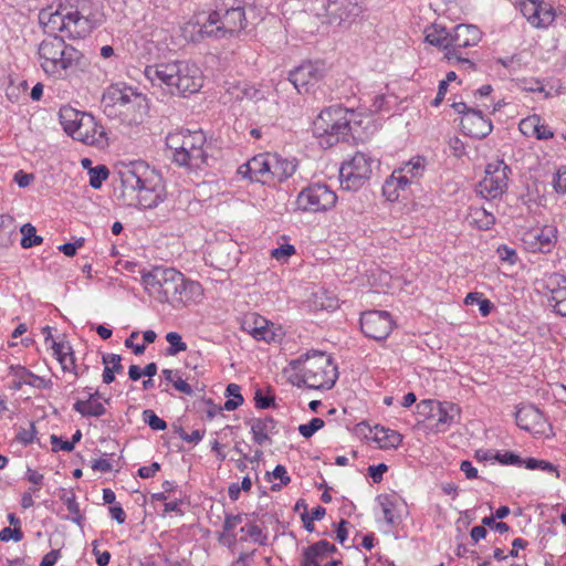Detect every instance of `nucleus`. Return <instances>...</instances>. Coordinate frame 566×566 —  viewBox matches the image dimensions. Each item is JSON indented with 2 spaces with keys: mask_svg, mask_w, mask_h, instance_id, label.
I'll return each instance as SVG.
<instances>
[{
  "mask_svg": "<svg viewBox=\"0 0 566 566\" xmlns=\"http://www.w3.org/2000/svg\"><path fill=\"white\" fill-rule=\"evenodd\" d=\"M438 401L436 400H422L417 405L418 413L427 417L432 418Z\"/></svg>",
  "mask_w": 566,
  "mask_h": 566,
  "instance_id": "e2e57ef3",
  "label": "nucleus"
},
{
  "mask_svg": "<svg viewBox=\"0 0 566 566\" xmlns=\"http://www.w3.org/2000/svg\"><path fill=\"white\" fill-rule=\"evenodd\" d=\"M522 465H524L528 470L546 471L549 473H554L556 478L559 476V472H558L557 468L553 463L545 461V460L528 458L526 460H522Z\"/></svg>",
  "mask_w": 566,
  "mask_h": 566,
  "instance_id": "c03bdc74",
  "label": "nucleus"
},
{
  "mask_svg": "<svg viewBox=\"0 0 566 566\" xmlns=\"http://www.w3.org/2000/svg\"><path fill=\"white\" fill-rule=\"evenodd\" d=\"M516 424L534 434L544 433L546 427V418L543 412L533 405H524L520 407L515 413Z\"/></svg>",
  "mask_w": 566,
  "mask_h": 566,
  "instance_id": "b1692460",
  "label": "nucleus"
},
{
  "mask_svg": "<svg viewBox=\"0 0 566 566\" xmlns=\"http://www.w3.org/2000/svg\"><path fill=\"white\" fill-rule=\"evenodd\" d=\"M39 22L48 34L65 33L70 39H84L95 28L93 21L71 4H60L55 11L51 8L39 13Z\"/></svg>",
  "mask_w": 566,
  "mask_h": 566,
  "instance_id": "39448f33",
  "label": "nucleus"
},
{
  "mask_svg": "<svg viewBox=\"0 0 566 566\" xmlns=\"http://www.w3.org/2000/svg\"><path fill=\"white\" fill-rule=\"evenodd\" d=\"M496 252L499 258L509 264H515L517 261L516 251L507 245L499 247Z\"/></svg>",
  "mask_w": 566,
  "mask_h": 566,
  "instance_id": "052dcab7",
  "label": "nucleus"
},
{
  "mask_svg": "<svg viewBox=\"0 0 566 566\" xmlns=\"http://www.w3.org/2000/svg\"><path fill=\"white\" fill-rule=\"evenodd\" d=\"M544 296L548 307L566 317V276L552 273L544 279Z\"/></svg>",
  "mask_w": 566,
  "mask_h": 566,
  "instance_id": "2eb2a0df",
  "label": "nucleus"
},
{
  "mask_svg": "<svg viewBox=\"0 0 566 566\" xmlns=\"http://www.w3.org/2000/svg\"><path fill=\"white\" fill-rule=\"evenodd\" d=\"M13 539L14 542H20L23 539V532L21 527H4L0 531V541L9 542Z\"/></svg>",
  "mask_w": 566,
  "mask_h": 566,
  "instance_id": "4d7b16f0",
  "label": "nucleus"
},
{
  "mask_svg": "<svg viewBox=\"0 0 566 566\" xmlns=\"http://www.w3.org/2000/svg\"><path fill=\"white\" fill-rule=\"evenodd\" d=\"M166 340L169 343V347L167 349V354L169 356H175L180 352H185L187 349V344L182 340L181 335L177 332H169L166 335Z\"/></svg>",
  "mask_w": 566,
  "mask_h": 566,
  "instance_id": "a18cd8bd",
  "label": "nucleus"
},
{
  "mask_svg": "<svg viewBox=\"0 0 566 566\" xmlns=\"http://www.w3.org/2000/svg\"><path fill=\"white\" fill-rule=\"evenodd\" d=\"M271 154H259L238 168V175L250 181L270 185Z\"/></svg>",
  "mask_w": 566,
  "mask_h": 566,
  "instance_id": "aec40b11",
  "label": "nucleus"
},
{
  "mask_svg": "<svg viewBox=\"0 0 566 566\" xmlns=\"http://www.w3.org/2000/svg\"><path fill=\"white\" fill-rule=\"evenodd\" d=\"M73 409L83 417H101L106 413L104 405L96 400H77Z\"/></svg>",
  "mask_w": 566,
  "mask_h": 566,
  "instance_id": "4c0bfd02",
  "label": "nucleus"
},
{
  "mask_svg": "<svg viewBox=\"0 0 566 566\" xmlns=\"http://www.w3.org/2000/svg\"><path fill=\"white\" fill-rule=\"evenodd\" d=\"M52 349H53V355L55 356V358L57 360H60L63 356H67L70 355L72 352H73V348L72 346L70 345L69 342H55V340H52Z\"/></svg>",
  "mask_w": 566,
  "mask_h": 566,
  "instance_id": "bf43d9fd",
  "label": "nucleus"
},
{
  "mask_svg": "<svg viewBox=\"0 0 566 566\" xmlns=\"http://www.w3.org/2000/svg\"><path fill=\"white\" fill-rule=\"evenodd\" d=\"M254 401L256 408L268 409L274 403V398L272 396H264L261 390H256Z\"/></svg>",
  "mask_w": 566,
  "mask_h": 566,
  "instance_id": "774afa93",
  "label": "nucleus"
},
{
  "mask_svg": "<svg viewBox=\"0 0 566 566\" xmlns=\"http://www.w3.org/2000/svg\"><path fill=\"white\" fill-rule=\"evenodd\" d=\"M295 253V248L291 244H284L272 250L271 255L276 260H282Z\"/></svg>",
  "mask_w": 566,
  "mask_h": 566,
  "instance_id": "338daca9",
  "label": "nucleus"
},
{
  "mask_svg": "<svg viewBox=\"0 0 566 566\" xmlns=\"http://www.w3.org/2000/svg\"><path fill=\"white\" fill-rule=\"evenodd\" d=\"M536 13H538L536 14V28L547 27L554 21L555 14L551 4L542 0H536Z\"/></svg>",
  "mask_w": 566,
  "mask_h": 566,
  "instance_id": "a19ab883",
  "label": "nucleus"
},
{
  "mask_svg": "<svg viewBox=\"0 0 566 566\" xmlns=\"http://www.w3.org/2000/svg\"><path fill=\"white\" fill-rule=\"evenodd\" d=\"M555 190L559 193H566V166L560 167L554 179Z\"/></svg>",
  "mask_w": 566,
  "mask_h": 566,
  "instance_id": "69168bd1",
  "label": "nucleus"
},
{
  "mask_svg": "<svg viewBox=\"0 0 566 566\" xmlns=\"http://www.w3.org/2000/svg\"><path fill=\"white\" fill-rule=\"evenodd\" d=\"M248 20L242 0H220L200 27L202 36L226 38L239 34L245 29Z\"/></svg>",
  "mask_w": 566,
  "mask_h": 566,
  "instance_id": "6e6552de",
  "label": "nucleus"
},
{
  "mask_svg": "<svg viewBox=\"0 0 566 566\" xmlns=\"http://www.w3.org/2000/svg\"><path fill=\"white\" fill-rule=\"evenodd\" d=\"M22 239H21V245L24 249L32 248L34 245H39L43 242V238L40 235H36L35 227L31 223H25L20 229Z\"/></svg>",
  "mask_w": 566,
  "mask_h": 566,
  "instance_id": "37998d69",
  "label": "nucleus"
},
{
  "mask_svg": "<svg viewBox=\"0 0 566 566\" xmlns=\"http://www.w3.org/2000/svg\"><path fill=\"white\" fill-rule=\"evenodd\" d=\"M557 241V228L546 224L542 229L532 230L524 234L523 242L531 252H549Z\"/></svg>",
  "mask_w": 566,
  "mask_h": 566,
  "instance_id": "6ab92c4d",
  "label": "nucleus"
},
{
  "mask_svg": "<svg viewBox=\"0 0 566 566\" xmlns=\"http://www.w3.org/2000/svg\"><path fill=\"white\" fill-rule=\"evenodd\" d=\"M324 64L321 62H304L290 72L289 81L298 93L308 92L310 87L324 77Z\"/></svg>",
  "mask_w": 566,
  "mask_h": 566,
  "instance_id": "dca6fc26",
  "label": "nucleus"
},
{
  "mask_svg": "<svg viewBox=\"0 0 566 566\" xmlns=\"http://www.w3.org/2000/svg\"><path fill=\"white\" fill-rule=\"evenodd\" d=\"M482 38L480 29L472 24H459L450 32L447 52H461V49L476 45Z\"/></svg>",
  "mask_w": 566,
  "mask_h": 566,
  "instance_id": "4be33fe9",
  "label": "nucleus"
},
{
  "mask_svg": "<svg viewBox=\"0 0 566 566\" xmlns=\"http://www.w3.org/2000/svg\"><path fill=\"white\" fill-rule=\"evenodd\" d=\"M357 117L354 109L340 105L324 108L313 123V132L319 138V145L327 148L345 139L353 125L361 123Z\"/></svg>",
  "mask_w": 566,
  "mask_h": 566,
  "instance_id": "423d86ee",
  "label": "nucleus"
},
{
  "mask_svg": "<svg viewBox=\"0 0 566 566\" xmlns=\"http://www.w3.org/2000/svg\"><path fill=\"white\" fill-rule=\"evenodd\" d=\"M241 523H242L241 514H237V515L227 514L226 515L224 523H223L224 534L222 535V538H224V541L227 542V544L229 546H232L235 543L237 537L232 533V531Z\"/></svg>",
  "mask_w": 566,
  "mask_h": 566,
  "instance_id": "79ce46f5",
  "label": "nucleus"
},
{
  "mask_svg": "<svg viewBox=\"0 0 566 566\" xmlns=\"http://www.w3.org/2000/svg\"><path fill=\"white\" fill-rule=\"evenodd\" d=\"M536 0H530L527 3H524L523 6V14L525 15V18L528 20V22L532 23V25L536 27V21H537V17H536Z\"/></svg>",
  "mask_w": 566,
  "mask_h": 566,
  "instance_id": "0e129e2a",
  "label": "nucleus"
},
{
  "mask_svg": "<svg viewBox=\"0 0 566 566\" xmlns=\"http://www.w3.org/2000/svg\"><path fill=\"white\" fill-rule=\"evenodd\" d=\"M186 134H187V130H179V132L169 133L166 136V146H167V148H169L172 151V154L177 153L181 149L182 140L185 139Z\"/></svg>",
  "mask_w": 566,
  "mask_h": 566,
  "instance_id": "3c124183",
  "label": "nucleus"
},
{
  "mask_svg": "<svg viewBox=\"0 0 566 566\" xmlns=\"http://www.w3.org/2000/svg\"><path fill=\"white\" fill-rule=\"evenodd\" d=\"M538 124V116H530L520 122L518 128L525 136H534Z\"/></svg>",
  "mask_w": 566,
  "mask_h": 566,
  "instance_id": "864d4df0",
  "label": "nucleus"
},
{
  "mask_svg": "<svg viewBox=\"0 0 566 566\" xmlns=\"http://www.w3.org/2000/svg\"><path fill=\"white\" fill-rule=\"evenodd\" d=\"M336 193L324 184H313L302 189L296 198V207L304 212H325L335 207Z\"/></svg>",
  "mask_w": 566,
  "mask_h": 566,
  "instance_id": "9b49d317",
  "label": "nucleus"
},
{
  "mask_svg": "<svg viewBox=\"0 0 566 566\" xmlns=\"http://www.w3.org/2000/svg\"><path fill=\"white\" fill-rule=\"evenodd\" d=\"M241 532L245 533V536L240 538L241 541H245L247 537H250L254 543L260 545L265 544L266 536L263 535L262 530L256 524H247L241 527Z\"/></svg>",
  "mask_w": 566,
  "mask_h": 566,
  "instance_id": "de8ad7c7",
  "label": "nucleus"
},
{
  "mask_svg": "<svg viewBox=\"0 0 566 566\" xmlns=\"http://www.w3.org/2000/svg\"><path fill=\"white\" fill-rule=\"evenodd\" d=\"M324 420L321 418H313L308 423L300 424L298 432L302 437L308 439L316 431L324 427Z\"/></svg>",
  "mask_w": 566,
  "mask_h": 566,
  "instance_id": "8fccbe9b",
  "label": "nucleus"
},
{
  "mask_svg": "<svg viewBox=\"0 0 566 566\" xmlns=\"http://www.w3.org/2000/svg\"><path fill=\"white\" fill-rule=\"evenodd\" d=\"M250 424L253 441L259 446L270 441V434L275 431V421L272 417L253 419Z\"/></svg>",
  "mask_w": 566,
  "mask_h": 566,
  "instance_id": "7c9ffc66",
  "label": "nucleus"
},
{
  "mask_svg": "<svg viewBox=\"0 0 566 566\" xmlns=\"http://www.w3.org/2000/svg\"><path fill=\"white\" fill-rule=\"evenodd\" d=\"M143 420L155 431H161L167 428L165 420L159 418L151 409L143 411Z\"/></svg>",
  "mask_w": 566,
  "mask_h": 566,
  "instance_id": "09e8293b",
  "label": "nucleus"
},
{
  "mask_svg": "<svg viewBox=\"0 0 566 566\" xmlns=\"http://www.w3.org/2000/svg\"><path fill=\"white\" fill-rule=\"evenodd\" d=\"M87 113L80 112L71 106H64L59 112L60 123L67 135L73 137L82 123V116Z\"/></svg>",
  "mask_w": 566,
  "mask_h": 566,
  "instance_id": "2f4dec72",
  "label": "nucleus"
},
{
  "mask_svg": "<svg viewBox=\"0 0 566 566\" xmlns=\"http://www.w3.org/2000/svg\"><path fill=\"white\" fill-rule=\"evenodd\" d=\"M296 167L297 163L295 159L283 158L277 154H271L270 184L285 181L295 174Z\"/></svg>",
  "mask_w": 566,
  "mask_h": 566,
  "instance_id": "bb28decb",
  "label": "nucleus"
},
{
  "mask_svg": "<svg viewBox=\"0 0 566 566\" xmlns=\"http://www.w3.org/2000/svg\"><path fill=\"white\" fill-rule=\"evenodd\" d=\"M129 97L119 115L120 119L129 125L139 124L147 114V102L145 95L132 90Z\"/></svg>",
  "mask_w": 566,
  "mask_h": 566,
  "instance_id": "a878e982",
  "label": "nucleus"
},
{
  "mask_svg": "<svg viewBox=\"0 0 566 566\" xmlns=\"http://www.w3.org/2000/svg\"><path fill=\"white\" fill-rule=\"evenodd\" d=\"M337 551L336 546L326 539H321L303 549L302 556L306 565L311 566H338L339 559L332 558Z\"/></svg>",
  "mask_w": 566,
  "mask_h": 566,
  "instance_id": "a211bd4d",
  "label": "nucleus"
},
{
  "mask_svg": "<svg viewBox=\"0 0 566 566\" xmlns=\"http://www.w3.org/2000/svg\"><path fill=\"white\" fill-rule=\"evenodd\" d=\"M241 327L255 340H263L265 343L275 340L279 336L277 332L280 331V328L275 327L274 323L256 313L245 315Z\"/></svg>",
  "mask_w": 566,
  "mask_h": 566,
  "instance_id": "f3484780",
  "label": "nucleus"
},
{
  "mask_svg": "<svg viewBox=\"0 0 566 566\" xmlns=\"http://www.w3.org/2000/svg\"><path fill=\"white\" fill-rule=\"evenodd\" d=\"M494 460L504 465H522V459L517 454L509 451L504 453L496 452L494 454Z\"/></svg>",
  "mask_w": 566,
  "mask_h": 566,
  "instance_id": "5fc2aeb1",
  "label": "nucleus"
},
{
  "mask_svg": "<svg viewBox=\"0 0 566 566\" xmlns=\"http://www.w3.org/2000/svg\"><path fill=\"white\" fill-rule=\"evenodd\" d=\"M360 328L367 337L384 340L391 333L394 321L386 311H368L360 317Z\"/></svg>",
  "mask_w": 566,
  "mask_h": 566,
  "instance_id": "4468645a",
  "label": "nucleus"
},
{
  "mask_svg": "<svg viewBox=\"0 0 566 566\" xmlns=\"http://www.w3.org/2000/svg\"><path fill=\"white\" fill-rule=\"evenodd\" d=\"M272 474H273L274 479H279L281 481L280 484L272 485L273 491L280 490L282 485H287L291 481L285 467L281 465V464H277L274 468Z\"/></svg>",
  "mask_w": 566,
  "mask_h": 566,
  "instance_id": "13d9d810",
  "label": "nucleus"
},
{
  "mask_svg": "<svg viewBox=\"0 0 566 566\" xmlns=\"http://www.w3.org/2000/svg\"><path fill=\"white\" fill-rule=\"evenodd\" d=\"M373 432L374 440L381 449H397L402 442V436L395 430L376 426Z\"/></svg>",
  "mask_w": 566,
  "mask_h": 566,
  "instance_id": "72a5a7b5",
  "label": "nucleus"
},
{
  "mask_svg": "<svg viewBox=\"0 0 566 566\" xmlns=\"http://www.w3.org/2000/svg\"><path fill=\"white\" fill-rule=\"evenodd\" d=\"M206 135L202 130H187L182 147L174 153V163L189 168H200L207 161Z\"/></svg>",
  "mask_w": 566,
  "mask_h": 566,
  "instance_id": "f8f14e48",
  "label": "nucleus"
},
{
  "mask_svg": "<svg viewBox=\"0 0 566 566\" xmlns=\"http://www.w3.org/2000/svg\"><path fill=\"white\" fill-rule=\"evenodd\" d=\"M57 361L60 363L61 368L64 373H72L74 375V379H77L80 377V374L75 365V357L73 352L65 357L63 356Z\"/></svg>",
  "mask_w": 566,
  "mask_h": 566,
  "instance_id": "6e6d98bb",
  "label": "nucleus"
},
{
  "mask_svg": "<svg viewBox=\"0 0 566 566\" xmlns=\"http://www.w3.org/2000/svg\"><path fill=\"white\" fill-rule=\"evenodd\" d=\"M90 185L94 189H98L103 181L109 176V171L106 166L99 165L95 168L90 169Z\"/></svg>",
  "mask_w": 566,
  "mask_h": 566,
  "instance_id": "49530a36",
  "label": "nucleus"
},
{
  "mask_svg": "<svg viewBox=\"0 0 566 566\" xmlns=\"http://www.w3.org/2000/svg\"><path fill=\"white\" fill-rule=\"evenodd\" d=\"M132 87L111 85L102 97L104 113L108 117H119L127 98L129 97L128 92H132Z\"/></svg>",
  "mask_w": 566,
  "mask_h": 566,
  "instance_id": "393cba45",
  "label": "nucleus"
},
{
  "mask_svg": "<svg viewBox=\"0 0 566 566\" xmlns=\"http://www.w3.org/2000/svg\"><path fill=\"white\" fill-rule=\"evenodd\" d=\"M9 374L14 378L11 388L20 390L23 385H29L35 388H46L49 381L31 373L29 369L21 365H11Z\"/></svg>",
  "mask_w": 566,
  "mask_h": 566,
  "instance_id": "c85d7f7f",
  "label": "nucleus"
},
{
  "mask_svg": "<svg viewBox=\"0 0 566 566\" xmlns=\"http://www.w3.org/2000/svg\"><path fill=\"white\" fill-rule=\"evenodd\" d=\"M510 168L502 160L488 164L484 178L478 184V193L486 199L501 198L507 189Z\"/></svg>",
  "mask_w": 566,
  "mask_h": 566,
  "instance_id": "ddd939ff",
  "label": "nucleus"
},
{
  "mask_svg": "<svg viewBox=\"0 0 566 566\" xmlns=\"http://www.w3.org/2000/svg\"><path fill=\"white\" fill-rule=\"evenodd\" d=\"M311 11L328 24L350 23L360 13L357 3L348 0H312Z\"/></svg>",
  "mask_w": 566,
  "mask_h": 566,
  "instance_id": "1a4fd4ad",
  "label": "nucleus"
},
{
  "mask_svg": "<svg viewBox=\"0 0 566 566\" xmlns=\"http://www.w3.org/2000/svg\"><path fill=\"white\" fill-rule=\"evenodd\" d=\"M444 57L451 63L457 62L462 69L468 71L475 67V64L470 59L464 57L461 52H446Z\"/></svg>",
  "mask_w": 566,
  "mask_h": 566,
  "instance_id": "603ef678",
  "label": "nucleus"
},
{
  "mask_svg": "<svg viewBox=\"0 0 566 566\" xmlns=\"http://www.w3.org/2000/svg\"><path fill=\"white\" fill-rule=\"evenodd\" d=\"M424 169V158L417 156L405 163L400 168L395 169L394 172L396 176L403 177L406 185L409 187L422 177Z\"/></svg>",
  "mask_w": 566,
  "mask_h": 566,
  "instance_id": "c756f323",
  "label": "nucleus"
},
{
  "mask_svg": "<svg viewBox=\"0 0 566 566\" xmlns=\"http://www.w3.org/2000/svg\"><path fill=\"white\" fill-rule=\"evenodd\" d=\"M384 521L388 525H395L398 523L399 514H398V500L396 495L392 494H380L376 499Z\"/></svg>",
  "mask_w": 566,
  "mask_h": 566,
  "instance_id": "473e14b6",
  "label": "nucleus"
},
{
  "mask_svg": "<svg viewBox=\"0 0 566 566\" xmlns=\"http://www.w3.org/2000/svg\"><path fill=\"white\" fill-rule=\"evenodd\" d=\"M375 160L365 153L357 151L339 169L340 184L344 189L357 190L370 178Z\"/></svg>",
  "mask_w": 566,
  "mask_h": 566,
  "instance_id": "9d476101",
  "label": "nucleus"
},
{
  "mask_svg": "<svg viewBox=\"0 0 566 566\" xmlns=\"http://www.w3.org/2000/svg\"><path fill=\"white\" fill-rule=\"evenodd\" d=\"M122 185L126 190L136 192L139 207L156 208L166 198L161 175L146 161H132L119 170Z\"/></svg>",
  "mask_w": 566,
  "mask_h": 566,
  "instance_id": "7ed1b4c3",
  "label": "nucleus"
},
{
  "mask_svg": "<svg viewBox=\"0 0 566 566\" xmlns=\"http://www.w3.org/2000/svg\"><path fill=\"white\" fill-rule=\"evenodd\" d=\"M161 374L165 380L174 386V388L187 396H191L193 394L192 387L182 379L179 370L174 369H163Z\"/></svg>",
  "mask_w": 566,
  "mask_h": 566,
  "instance_id": "ea45409f",
  "label": "nucleus"
},
{
  "mask_svg": "<svg viewBox=\"0 0 566 566\" xmlns=\"http://www.w3.org/2000/svg\"><path fill=\"white\" fill-rule=\"evenodd\" d=\"M59 496L67 507L70 513L67 518L76 524H81L83 516L81 514L78 503L76 502L75 493L72 490L62 489Z\"/></svg>",
  "mask_w": 566,
  "mask_h": 566,
  "instance_id": "58836bf2",
  "label": "nucleus"
},
{
  "mask_svg": "<svg viewBox=\"0 0 566 566\" xmlns=\"http://www.w3.org/2000/svg\"><path fill=\"white\" fill-rule=\"evenodd\" d=\"M426 41L432 45L443 48L446 52L449 49L450 32L444 27L433 24L426 29Z\"/></svg>",
  "mask_w": 566,
  "mask_h": 566,
  "instance_id": "e433bc0d",
  "label": "nucleus"
},
{
  "mask_svg": "<svg viewBox=\"0 0 566 566\" xmlns=\"http://www.w3.org/2000/svg\"><path fill=\"white\" fill-rule=\"evenodd\" d=\"M408 186L403 177L396 176L392 171L391 176L386 179L382 186V193L388 201H397L401 197V192L406 191Z\"/></svg>",
  "mask_w": 566,
  "mask_h": 566,
  "instance_id": "f704fd0d",
  "label": "nucleus"
},
{
  "mask_svg": "<svg viewBox=\"0 0 566 566\" xmlns=\"http://www.w3.org/2000/svg\"><path fill=\"white\" fill-rule=\"evenodd\" d=\"M38 59L43 72L55 80H62L70 73L81 70L83 54L62 36L50 35L38 48Z\"/></svg>",
  "mask_w": 566,
  "mask_h": 566,
  "instance_id": "20e7f679",
  "label": "nucleus"
},
{
  "mask_svg": "<svg viewBox=\"0 0 566 566\" xmlns=\"http://www.w3.org/2000/svg\"><path fill=\"white\" fill-rule=\"evenodd\" d=\"M297 371L300 381L312 389H331L337 378V366L333 358L324 352L312 350L291 361Z\"/></svg>",
  "mask_w": 566,
  "mask_h": 566,
  "instance_id": "0eeeda50",
  "label": "nucleus"
},
{
  "mask_svg": "<svg viewBox=\"0 0 566 566\" xmlns=\"http://www.w3.org/2000/svg\"><path fill=\"white\" fill-rule=\"evenodd\" d=\"M468 220L470 224L475 226L480 230H489L495 222L493 213L484 207L470 208Z\"/></svg>",
  "mask_w": 566,
  "mask_h": 566,
  "instance_id": "c9c22d12",
  "label": "nucleus"
},
{
  "mask_svg": "<svg viewBox=\"0 0 566 566\" xmlns=\"http://www.w3.org/2000/svg\"><path fill=\"white\" fill-rule=\"evenodd\" d=\"M144 74L153 87L169 96H187L203 85L200 67L189 61L161 62L145 67Z\"/></svg>",
  "mask_w": 566,
  "mask_h": 566,
  "instance_id": "f03ea898",
  "label": "nucleus"
},
{
  "mask_svg": "<svg viewBox=\"0 0 566 566\" xmlns=\"http://www.w3.org/2000/svg\"><path fill=\"white\" fill-rule=\"evenodd\" d=\"M460 408L450 401H438L432 419H436V431L444 432L449 427L459 420Z\"/></svg>",
  "mask_w": 566,
  "mask_h": 566,
  "instance_id": "cd10ccee",
  "label": "nucleus"
},
{
  "mask_svg": "<svg viewBox=\"0 0 566 566\" xmlns=\"http://www.w3.org/2000/svg\"><path fill=\"white\" fill-rule=\"evenodd\" d=\"M460 125L463 134L478 139L485 138L493 129L491 119L484 116L480 109L469 112L465 116H462Z\"/></svg>",
  "mask_w": 566,
  "mask_h": 566,
  "instance_id": "5701e85b",
  "label": "nucleus"
},
{
  "mask_svg": "<svg viewBox=\"0 0 566 566\" xmlns=\"http://www.w3.org/2000/svg\"><path fill=\"white\" fill-rule=\"evenodd\" d=\"M103 364L111 366L115 373L120 374L123 371L122 357L117 354H106L103 356Z\"/></svg>",
  "mask_w": 566,
  "mask_h": 566,
  "instance_id": "680f3d73",
  "label": "nucleus"
},
{
  "mask_svg": "<svg viewBox=\"0 0 566 566\" xmlns=\"http://www.w3.org/2000/svg\"><path fill=\"white\" fill-rule=\"evenodd\" d=\"M74 139L90 146L104 147L107 145L106 132L91 114L82 116V123L73 136Z\"/></svg>",
  "mask_w": 566,
  "mask_h": 566,
  "instance_id": "412c9836",
  "label": "nucleus"
},
{
  "mask_svg": "<svg viewBox=\"0 0 566 566\" xmlns=\"http://www.w3.org/2000/svg\"><path fill=\"white\" fill-rule=\"evenodd\" d=\"M142 283L151 298L175 310L198 305L205 297L199 282L187 279L174 268L156 266L142 275Z\"/></svg>",
  "mask_w": 566,
  "mask_h": 566,
  "instance_id": "f257e3e1",
  "label": "nucleus"
}]
</instances>
